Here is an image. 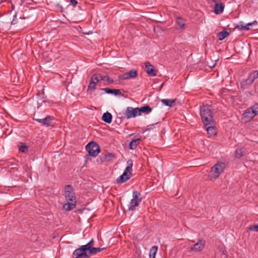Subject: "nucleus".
<instances>
[{"instance_id": "obj_25", "label": "nucleus", "mask_w": 258, "mask_h": 258, "mask_svg": "<svg viewBox=\"0 0 258 258\" xmlns=\"http://www.w3.org/2000/svg\"><path fill=\"white\" fill-rule=\"evenodd\" d=\"M141 140V138H138L136 139H134L131 141V142L129 144V148L132 150H134L136 148L137 146V142L140 141Z\"/></svg>"}, {"instance_id": "obj_1", "label": "nucleus", "mask_w": 258, "mask_h": 258, "mask_svg": "<svg viewBox=\"0 0 258 258\" xmlns=\"http://www.w3.org/2000/svg\"><path fill=\"white\" fill-rule=\"evenodd\" d=\"M200 115L205 125H208L214 122L212 111L209 107L203 105L200 108Z\"/></svg>"}, {"instance_id": "obj_5", "label": "nucleus", "mask_w": 258, "mask_h": 258, "mask_svg": "<svg viewBox=\"0 0 258 258\" xmlns=\"http://www.w3.org/2000/svg\"><path fill=\"white\" fill-rule=\"evenodd\" d=\"M86 149L90 156L96 157L100 152L99 145L94 142L89 143L86 146Z\"/></svg>"}, {"instance_id": "obj_15", "label": "nucleus", "mask_w": 258, "mask_h": 258, "mask_svg": "<svg viewBox=\"0 0 258 258\" xmlns=\"http://www.w3.org/2000/svg\"><path fill=\"white\" fill-rule=\"evenodd\" d=\"M257 22L256 21H253L252 22L248 23L246 25H244L243 22H240V25L237 26V28L240 30H248L250 29V27L253 25H256Z\"/></svg>"}, {"instance_id": "obj_21", "label": "nucleus", "mask_w": 258, "mask_h": 258, "mask_svg": "<svg viewBox=\"0 0 258 258\" xmlns=\"http://www.w3.org/2000/svg\"><path fill=\"white\" fill-rule=\"evenodd\" d=\"M112 116L110 113L106 112L104 113L102 117L103 121L107 123H110L112 121Z\"/></svg>"}, {"instance_id": "obj_24", "label": "nucleus", "mask_w": 258, "mask_h": 258, "mask_svg": "<svg viewBox=\"0 0 258 258\" xmlns=\"http://www.w3.org/2000/svg\"><path fill=\"white\" fill-rule=\"evenodd\" d=\"M176 101V99H163L161 100V102L165 105L169 107H171L174 103Z\"/></svg>"}, {"instance_id": "obj_9", "label": "nucleus", "mask_w": 258, "mask_h": 258, "mask_svg": "<svg viewBox=\"0 0 258 258\" xmlns=\"http://www.w3.org/2000/svg\"><path fill=\"white\" fill-rule=\"evenodd\" d=\"M132 176V171H131V167H126L122 174L117 178L116 182L118 184L125 182L131 178Z\"/></svg>"}, {"instance_id": "obj_36", "label": "nucleus", "mask_w": 258, "mask_h": 258, "mask_svg": "<svg viewBox=\"0 0 258 258\" xmlns=\"http://www.w3.org/2000/svg\"><path fill=\"white\" fill-rule=\"evenodd\" d=\"M112 94H114V95H121V93L118 89H113Z\"/></svg>"}, {"instance_id": "obj_29", "label": "nucleus", "mask_w": 258, "mask_h": 258, "mask_svg": "<svg viewBox=\"0 0 258 258\" xmlns=\"http://www.w3.org/2000/svg\"><path fill=\"white\" fill-rule=\"evenodd\" d=\"M78 251L79 249L77 248L73 252V255L75 256L74 258H87L86 256L83 255L82 256L81 254H80L82 252H79Z\"/></svg>"}, {"instance_id": "obj_12", "label": "nucleus", "mask_w": 258, "mask_h": 258, "mask_svg": "<svg viewBox=\"0 0 258 258\" xmlns=\"http://www.w3.org/2000/svg\"><path fill=\"white\" fill-rule=\"evenodd\" d=\"M144 70L150 77H155L157 75V71L154 69L153 65L149 61L145 62Z\"/></svg>"}, {"instance_id": "obj_34", "label": "nucleus", "mask_w": 258, "mask_h": 258, "mask_svg": "<svg viewBox=\"0 0 258 258\" xmlns=\"http://www.w3.org/2000/svg\"><path fill=\"white\" fill-rule=\"evenodd\" d=\"M18 23V19L17 18V15H14L13 16V19L11 21V25H15Z\"/></svg>"}, {"instance_id": "obj_11", "label": "nucleus", "mask_w": 258, "mask_h": 258, "mask_svg": "<svg viewBox=\"0 0 258 258\" xmlns=\"http://www.w3.org/2000/svg\"><path fill=\"white\" fill-rule=\"evenodd\" d=\"M94 240L92 239L88 243L84 245H82L80 247L78 248L79 252H82L80 254L81 256H87V252H88L90 249H91L94 245Z\"/></svg>"}, {"instance_id": "obj_8", "label": "nucleus", "mask_w": 258, "mask_h": 258, "mask_svg": "<svg viewBox=\"0 0 258 258\" xmlns=\"http://www.w3.org/2000/svg\"><path fill=\"white\" fill-rule=\"evenodd\" d=\"M258 78V70L251 72L247 78L241 82V85L242 87L250 85L253 83L254 81Z\"/></svg>"}, {"instance_id": "obj_23", "label": "nucleus", "mask_w": 258, "mask_h": 258, "mask_svg": "<svg viewBox=\"0 0 258 258\" xmlns=\"http://www.w3.org/2000/svg\"><path fill=\"white\" fill-rule=\"evenodd\" d=\"M244 147L237 148L235 152V157L239 158L244 155Z\"/></svg>"}, {"instance_id": "obj_37", "label": "nucleus", "mask_w": 258, "mask_h": 258, "mask_svg": "<svg viewBox=\"0 0 258 258\" xmlns=\"http://www.w3.org/2000/svg\"><path fill=\"white\" fill-rule=\"evenodd\" d=\"M103 90L105 91L106 93L112 94L113 89H110L109 88H106L103 89Z\"/></svg>"}, {"instance_id": "obj_41", "label": "nucleus", "mask_w": 258, "mask_h": 258, "mask_svg": "<svg viewBox=\"0 0 258 258\" xmlns=\"http://www.w3.org/2000/svg\"><path fill=\"white\" fill-rule=\"evenodd\" d=\"M22 2H24L25 1V0H21Z\"/></svg>"}, {"instance_id": "obj_39", "label": "nucleus", "mask_w": 258, "mask_h": 258, "mask_svg": "<svg viewBox=\"0 0 258 258\" xmlns=\"http://www.w3.org/2000/svg\"><path fill=\"white\" fill-rule=\"evenodd\" d=\"M70 3L74 7L76 6L78 4V2L76 0H71Z\"/></svg>"}, {"instance_id": "obj_13", "label": "nucleus", "mask_w": 258, "mask_h": 258, "mask_svg": "<svg viewBox=\"0 0 258 258\" xmlns=\"http://www.w3.org/2000/svg\"><path fill=\"white\" fill-rule=\"evenodd\" d=\"M138 75V72L135 70H132L128 72L123 74L118 77L120 80H128L136 78Z\"/></svg>"}, {"instance_id": "obj_17", "label": "nucleus", "mask_w": 258, "mask_h": 258, "mask_svg": "<svg viewBox=\"0 0 258 258\" xmlns=\"http://www.w3.org/2000/svg\"><path fill=\"white\" fill-rule=\"evenodd\" d=\"M34 119L37 122L40 123L47 126H49L50 124L52 121V118L50 116H47L43 119L35 118Z\"/></svg>"}, {"instance_id": "obj_40", "label": "nucleus", "mask_w": 258, "mask_h": 258, "mask_svg": "<svg viewBox=\"0 0 258 258\" xmlns=\"http://www.w3.org/2000/svg\"><path fill=\"white\" fill-rule=\"evenodd\" d=\"M222 252H223V254L226 255V254H227V251L226 250H223Z\"/></svg>"}, {"instance_id": "obj_3", "label": "nucleus", "mask_w": 258, "mask_h": 258, "mask_svg": "<svg viewBox=\"0 0 258 258\" xmlns=\"http://www.w3.org/2000/svg\"><path fill=\"white\" fill-rule=\"evenodd\" d=\"M225 168V165L223 162L217 163L211 169L209 177L211 179L218 178Z\"/></svg>"}, {"instance_id": "obj_32", "label": "nucleus", "mask_w": 258, "mask_h": 258, "mask_svg": "<svg viewBox=\"0 0 258 258\" xmlns=\"http://www.w3.org/2000/svg\"><path fill=\"white\" fill-rule=\"evenodd\" d=\"M27 149H28V147L24 144H22L19 147V150L23 153H25V152H26Z\"/></svg>"}, {"instance_id": "obj_7", "label": "nucleus", "mask_w": 258, "mask_h": 258, "mask_svg": "<svg viewBox=\"0 0 258 258\" xmlns=\"http://www.w3.org/2000/svg\"><path fill=\"white\" fill-rule=\"evenodd\" d=\"M64 197L67 201L77 202L75 194L71 185H67L64 187Z\"/></svg>"}, {"instance_id": "obj_30", "label": "nucleus", "mask_w": 258, "mask_h": 258, "mask_svg": "<svg viewBox=\"0 0 258 258\" xmlns=\"http://www.w3.org/2000/svg\"><path fill=\"white\" fill-rule=\"evenodd\" d=\"M255 231L258 232V224L257 225H253L252 226H250V227H248L247 228V232H248L249 231Z\"/></svg>"}, {"instance_id": "obj_26", "label": "nucleus", "mask_w": 258, "mask_h": 258, "mask_svg": "<svg viewBox=\"0 0 258 258\" xmlns=\"http://www.w3.org/2000/svg\"><path fill=\"white\" fill-rule=\"evenodd\" d=\"M158 250L157 246H153L150 250L149 257L150 258H155V255Z\"/></svg>"}, {"instance_id": "obj_42", "label": "nucleus", "mask_w": 258, "mask_h": 258, "mask_svg": "<svg viewBox=\"0 0 258 258\" xmlns=\"http://www.w3.org/2000/svg\"><path fill=\"white\" fill-rule=\"evenodd\" d=\"M12 8L14 9V6H13V5H12Z\"/></svg>"}, {"instance_id": "obj_16", "label": "nucleus", "mask_w": 258, "mask_h": 258, "mask_svg": "<svg viewBox=\"0 0 258 258\" xmlns=\"http://www.w3.org/2000/svg\"><path fill=\"white\" fill-rule=\"evenodd\" d=\"M77 202H71L65 203L62 206L63 209L68 212L75 209L76 207Z\"/></svg>"}, {"instance_id": "obj_10", "label": "nucleus", "mask_w": 258, "mask_h": 258, "mask_svg": "<svg viewBox=\"0 0 258 258\" xmlns=\"http://www.w3.org/2000/svg\"><path fill=\"white\" fill-rule=\"evenodd\" d=\"M140 115L139 108H133L132 107H127L125 111V116L128 119L135 117Z\"/></svg>"}, {"instance_id": "obj_14", "label": "nucleus", "mask_w": 258, "mask_h": 258, "mask_svg": "<svg viewBox=\"0 0 258 258\" xmlns=\"http://www.w3.org/2000/svg\"><path fill=\"white\" fill-rule=\"evenodd\" d=\"M205 241L203 239H200L195 243L192 246L190 247V250L192 251H199L204 247L205 245Z\"/></svg>"}, {"instance_id": "obj_27", "label": "nucleus", "mask_w": 258, "mask_h": 258, "mask_svg": "<svg viewBox=\"0 0 258 258\" xmlns=\"http://www.w3.org/2000/svg\"><path fill=\"white\" fill-rule=\"evenodd\" d=\"M229 33L227 31L223 30L218 33V39L219 40H223L226 37H227L229 35Z\"/></svg>"}, {"instance_id": "obj_28", "label": "nucleus", "mask_w": 258, "mask_h": 258, "mask_svg": "<svg viewBox=\"0 0 258 258\" xmlns=\"http://www.w3.org/2000/svg\"><path fill=\"white\" fill-rule=\"evenodd\" d=\"M176 23H177V25H178V26L180 28H181V29L184 28V26H185L184 22L181 18L178 17L176 19Z\"/></svg>"}, {"instance_id": "obj_2", "label": "nucleus", "mask_w": 258, "mask_h": 258, "mask_svg": "<svg viewBox=\"0 0 258 258\" xmlns=\"http://www.w3.org/2000/svg\"><path fill=\"white\" fill-rule=\"evenodd\" d=\"M257 115H258V104L256 103L245 111L242 114V119L245 122H248Z\"/></svg>"}, {"instance_id": "obj_4", "label": "nucleus", "mask_w": 258, "mask_h": 258, "mask_svg": "<svg viewBox=\"0 0 258 258\" xmlns=\"http://www.w3.org/2000/svg\"><path fill=\"white\" fill-rule=\"evenodd\" d=\"M142 200L141 194L136 190L133 191V199L131 200L128 207L129 211H134L138 207Z\"/></svg>"}, {"instance_id": "obj_33", "label": "nucleus", "mask_w": 258, "mask_h": 258, "mask_svg": "<svg viewBox=\"0 0 258 258\" xmlns=\"http://www.w3.org/2000/svg\"><path fill=\"white\" fill-rule=\"evenodd\" d=\"M102 79H104L109 84H112L114 82L113 80L108 76H104Z\"/></svg>"}, {"instance_id": "obj_22", "label": "nucleus", "mask_w": 258, "mask_h": 258, "mask_svg": "<svg viewBox=\"0 0 258 258\" xmlns=\"http://www.w3.org/2000/svg\"><path fill=\"white\" fill-rule=\"evenodd\" d=\"M139 110L140 112V115L141 113H146L148 114L152 111V108L150 107L149 106L145 105L140 108H139Z\"/></svg>"}, {"instance_id": "obj_31", "label": "nucleus", "mask_w": 258, "mask_h": 258, "mask_svg": "<svg viewBox=\"0 0 258 258\" xmlns=\"http://www.w3.org/2000/svg\"><path fill=\"white\" fill-rule=\"evenodd\" d=\"M114 157V155L111 153L105 154L104 157V160H110Z\"/></svg>"}, {"instance_id": "obj_19", "label": "nucleus", "mask_w": 258, "mask_h": 258, "mask_svg": "<svg viewBox=\"0 0 258 258\" xmlns=\"http://www.w3.org/2000/svg\"><path fill=\"white\" fill-rule=\"evenodd\" d=\"M205 126L206 127L207 134L209 136H214L216 134V130L214 125V122L212 124Z\"/></svg>"}, {"instance_id": "obj_35", "label": "nucleus", "mask_w": 258, "mask_h": 258, "mask_svg": "<svg viewBox=\"0 0 258 258\" xmlns=\"http://www.w3.org/2000/svg\"><path fill=\"white\" fill-rule=\"evenodd\" d=\"M158 123V122L154 123V124H149L147 126L146 131L153 130L155 127V125Z\"/></svg>"}, {"instance_id": "obj_6", "label": "nucleus", "mask_w": 258, "mask_h": 258, "mask_svg": "<svg viewBox=\"0 0 258 258\" xmlns=\"http://www.w3.org/2000/svg\"><path fill=\"white\" fill-rule=\"evenodd\" d=\"M102 79V77L100 74H94L91 78L88 86L87 92L92 93L94 91L96 86L100 80Z\"/></svg>"}, {"instance_id": "obj_38", "label": "nucleus", "mask_w": 258, "mask_h": 258, "mask_svg": "<svg viewBox=\"0 0 258 258\" xmlns=\"http://www.w3.org/2000/svg\"><path fill=\"white\" fill-rule=\"evenodd\" d=\"M128 166L127 167H131V171H132L133 161L132 160H128L127 161Z\"/></svg>"}, {"instance_id": "obj_20", "label": "nucleus", "mask_w": 258, "mask_h": 258, "mask_svg": "<svg viewBox=\"0 0 258 258\" xmlns=\"http://www.w3.org/2000/svg\"><path fill=\"white\" fill-rule=\"evenodd\" d=\"M224 9V6L222 3H217L215 5L214 11L216 14H220L223 12Z\"/></svg>"}, {"instance_id": "obj_18", "label": "nucleus", "mask_w": 258, "mask_h": 258, "mask_svg": "<svg viewBox=\"0 0 258 258\" xmlns=\"http://www.w3.org/2000/svg\"><path fill=\"white\" fill-rule=\"evenodd\" d=\"M105 249V247H92L88 252H87V258H89L91 255H94L97 253Z\"/></svg>"}]
</instances>
